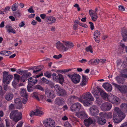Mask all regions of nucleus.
<instances>
[{
	"instance_id": "393cba45",
	"label": "nucleus",
	"mask_w": 127,
	"mask_h": 127,
	"mask_svg": "<svg viewBox=\"0 0 127 127\" xmlns=\"http://www.w3.org/2000/svg\"><path fill=\"white\" fill-rule=\"evenodd\" d=\"M55 103L59 106L62 105L64 103V99L62 98L57 97L55 100Z\"/></svg>"
},
{
	"instance_id": "774afa93",
	"label": "nucleus",
	"mask_w": 127,
	"mask_h": 127,
	"mask_svg": "<svg viewBox=\"0 0 127 127\" xmlns=\"http://www.w3.org/2000/svg\"><path fill=\"white\" fill-rule=\"evenodd\" d=\"M7 52L5 55V56H9L12 54V53L10 51H7Z\"/></svg>"
},
{
	"instance_id": "bf43d9fd",
	"label": "nucleus",
	"mask_w": 127,
	"mask_h": 127,
	"mask_svg": "<svg viewBox=\"0 0 127 127\" xmlns=\"http://www.w3.org/2000/svg\"><path fill=\"white\" fill-rule=\"evenodd\" d=\"M106 114H104L103 112H100L99 114V115L100 116V118H104V116L106 115Z\"/></svg>"
},
{
	"instance_id": "f704fd0d",
	"label": "nucleus",
	"mask_w": 127,
	"mask_h": 127,
	"mask_svg": "<svg viewBox=\"0 0 127 127\" xmlns=\"http://www.w3.org/2000/svg\"><path fill=\"white\" fill-rule=\"evenodd\" d=\"M78 23H79V21L77 20H75L74 22L73 29L74 30H76L77 29Z\"/></svg>"
},
{
	"instance_id": "f3484780",
	"label": "nucleus",
	"mask_w": 127,
	"mask_h": 127,
	"mask_svg": "<svg viewBox=\"0 0 127 127\" xmlns=\"http://www.w3.org/2000/svg\"><path fill=\"white\" fill-rule=\"evenodd\" d=\"M14 105L17 109H21L22 106L21 100L19 98H16L14 100Z\"/></svg>"
},
{
	"instance_id": "6ab92c4d",
	"label": "nucleus",
	"mask_w": 127,
	"mask_h": 127,
	"mask_svg": "<svg viewBox=\"0 0 127 127\" xmlns=\"http://www.w3.org/2000/svg\"><path fill=\"white\" fill-rule=\"evenodd\" d=\"M46 19L48 23L50 24L54 23L56 21V19L55 17L51 16H47Z\"/></svg>"
},
{
	"instance_id": "f8f14e48",
	"label": "nucleus",
	"mask_w": 127,
	"mask_h": 127,
	"mask_svg": "<svg viewBox=\"0 0 127 127\" xmlns=\"http://www.w3.org/2000/svg\"><path fill=\"white\" fill-rule=\"evenodd\" d=\"M112 84L116 87L122 93L125 94L127 93V90L125 88L120 85L114 83H112Z\"/></svg>"
},
{
	"instance_id": "7c9ffc66",
	"label": "nucleus",
	"mask_w": 127,
	"mask_h": 127,
	"mask_svg": "<svg viewBox=\"0 0 127 127\" xmlns=\"http://www.w3.org/2000/svg\"><path fill=\"white\" fill-rule=\"evenodd\" d=\"M27 89L29 92L31 91V89L32 88V77H30L28 80V85L27 86Z\"/></svg>"
},
{
	"instance_id": "13d9d810",
	"label": "nucleus",
	"mask_w": 127,
	"mask_h": 127,
	"mask_svg": "<svg viewBox=\"0 0 127 127\" xmlns=\"http://www.w3.org/2000/svg\"><path fill=\"white\" fill-rule=\"evenodd\" d=\"M74 7H75L77 8V10L78 11H79L80 10V8L79 7V5L77 3H76L74 5Z\"/></svg>"
},
{
	"instance_id": "2f4dec72",
	"label": "nucleus",
	"mask_w": 127,
	"mask_h": 127,
	"mask_svg": "<svg viewBox=\"0 0 127 127\" xmlns=\"http://www.w3.org/2000/svg\"><path fill=\"white\" fill-rule=\"evenodd\" d=\"M6 28L7 31L8 32H12L13 33H15V31L12 27L8 25H7L6 26Z\"/></svg>"
},
{
	"instance_id": "4c0bfd02",
	"label": "nucleus",
	"mask_w": 127,
	"mask_h": 127,
	"mask_svg": "<svg viewBox=\"0 0 127 127\" xmlns=\"http://www.w3.org/2000/svg\"><path fill=\"white\" fill-rule=\"evenodd\" d=\"M18 3H15L13 5L11 8L12 9L13 11H14L16 10L17 8L18 7Z\"/></svg>"
},
{
	"instance_id": "9b49d317",
	"label": "nucleus",
	"mask_w": 127,
	"mask_h": 127,
	"mask_svg": "<svg viewBox=\"0 0 127 127\" xmlns=\"http://www.w3.org/2000/svg\"><path fill=\"white\" fill-rule=\"evenodd\" d=\"M89 110L91 115L93 116H97L99 112L98 107L96 105L92 106L90 108Z\"/></svg>"
},
{
	"instance_id": "0eeeda50",
	"label": "nucleus",
	"mask_w": 127,
	"mask_h": 127,
	"mask_svg": "<svg viewBox=\"0 0 127 127\" xmlns=\"http://www.w3.org/2000/svg\"><path fill=\"white\" fill-rule=\"evenodd\" d=\"M52 78L54 81L57 82L59 80L60 83L62 84L64 81V77L62 75L59 74H56L55 73H53L52 75Z\"/></svg>"
},
{
	"instance_id": "1a4fd4ad",
	"label": "nucleus",
	"mask_w": 127,
	"mask_h": 127,
	"mask_svg": "<svg viewBox=\"0 0 127 127\" xmlns=\"http://www.w3.org/2000/svg\"><path fill=\"white\" fill-rule=\"evenodd\" d=\"M20 95L21 97H23L22 102L25 104L28 100V95L26 92V90L24 88L21 89L20 91Z\"/></svg>"
},
{
	"instance_id": "b1692460",
	"label": "nucleus",
	"mask_w": 127,
	"mask_h": 127,
	"mask_svg": "<svg viewBox=\"0 0 127 127\" xmlns=\"http://www.w3.org/2000/svg\"><path fill=\"white\" fill-rule=\"evenodd\" d=\"M96 118L97 123L99 125H104L106 123V120L104 118H100L98 116H97Z\"/></svg>"
},
{
	"instance_id": "0e129e2a",
	"label": "nucleus",
	"mask_w": 127,
	"mask_h": 127,
	"mask_svg": "<svg viewBox=\"0 0 127 127\" xmlns=\"http://www.w3.org/2000/svg\"><path fill=\"white\" fill-rule=\"evenodd\" d=\"M120 127H127V122H125L123 123Z\"/></svg>"
},
{
	"instance_id": "39448f33",
	"label": "nucleus",
	"mask_w": 127,
	"mask_h": 127,
	"mask_svg": "<svg viewBox=\"0 0 127 127\" xmlns=\"http://www.w3.org/2000/svg\"><path fill=\"white\" fill-rule=\"evenodd\" d=\"M67 76L70 78L72 82L74 84L78 83L80 80V76L78 74H74L71 75L68 74Z\"/></svg>"
},
{
	"instance_id": "a18cd8bd",
	"label": "nucleus",
	"mask_w": 127,
	"mask_h": 127,
	"mask_svg": "<svg viewBox=\"0 0 127 127\" xmlns=\"http://www.w3.org/2000/svg\"><path fill=\"white\" fill-rule=\"evenodd\" d=\"M62 57V55L60 54L58 55H55L53 56V58L56 59H59Z\"/></svg>"
},
{
	"instance_id": "bb28decb",
	"label": "nucleus",
	"mask_w": 127,
	"mask_h": 127,
	"mask_svg": "<svg viewBox=\"0 0 127 127\" xmlns=\"http://www.w3.org/2000/svg\"><path fill=\"white\" fill-rule=\"evenodd\" d=\"M102 86L105 89L108 91H111L112 90V87L111 85L108 83L103 84Z\"/></svg>"
},
{
	"instance_id": "f03ea898",
	"label": "nucleus",
	"mask_w": 127,
	"mask_h": 127,
	"mask_svg": "<svg viewBox=\"0 0 127 127\" xmlns=\"http://www.w3.org/2000/svg\"><path fill=\"white\" fill-rule=\"evenodd\" d=\"M113 116L114 121L116 123L121 122L125 117V114L118 107L115 108Z\"/></svg>"
},
{
	"instance_id": "4468645a",
	"label": "nucleus",
	"mask_w": 127,
	"mask_h": 127,
	"mask_svg": "<svg viewBox=\"0 0 127 127\" xmlns=\"http://www.w3.org/2000/svg\"><path fill=\"white\" fill-rule=\"evenodd\" d=\"M121 33L123 37V40L125 42L127 41V29L125 28L121 29Z\"/></svg>"
},
{
	"instance_id": "cd10ccee",
	"label": "nucleus",
	"mask_w": 127,
	"mask_h": 127,
	"mask_svg": "<svg viewBox=\"0 0 127 127\" xmlns=\"http://www.w3.org/2000/svg\"><path fill=\"white\" fill-rule=\"evenodd\" d=\"M36 108L34 110V111H32V115L39 116L43 115V113L42 111L38 109L37 108V106H36Z\"/></svg>"
},
{
	"instance_id": "5701e85b",
	"label": "nucleus",
	"mask_w": 127,
	"mask_h": 127,
	"mask_svg": "<svg viewBox=\"0 0 127 127\" xmlns=\"http://www.w3.org/2000/svg\"><path fill=\"white\" fill-rule=\"evenodd\" d=\"M99 91L101 96L103 99L104 100L109 99L110 96H109L104 91L101 89H99Z\"/></svg>"
},
{
	"instance_id": "7ed1b4c3",
	"label": "nucleus",
	"mask_w": 127,
	"mask_h": 127,
	"mask_svg": "<svg viewBox=\"0 0 127 127\" xmlns=\"http://www.w3.org/2000/svg\"><path fill=\"white\" fill-rule=\"evenodd\" d=\"M9 117L10 119L15 122H18L22 118V113L16 110H13L11 112Z\"/></svg>"
},
{
	"instance_id": "de8ad7c7",
	"label": "nucleus",
	"mask_w": 127,
	"mask_h": 127,
	"mask_svg": "<svg viewBox=\"0 0 127 127\" xmlns=\"http://www.w3.org/2000/svg\"><path fill=\"white\" fill-rule=\"evenodd\" d=\"M41 80L43 82L46 84H48L49 82V81L47 80L44 77L42 78Z\"/></svg>"
},
{
	"instance_id": "603ef678",
	"label": "nucleus",
	"mask_w": 127,
	"mask_h": 127,
	"mask_svg": "<svg viewBox=\"0 0 127 127\" xmlns=\"http://www.w3.org/2000/svg\"><path fill=\"white\" fill-rule=\"evenodd\" d=\"M54 88L57 92L58 91H59L60 89H61V88H60L59 87L58 85H56L55 86H54Z\"/></svg>"
},
{
	"instance_id": "58836bf2",
	"label": "nucleus",
	"mask_w": 127,
	"mask_h": 127,
	"mask_svg": "<svg viewBox=\"0 0 127 127\" xmlns=\"http://www.w3.org/2000/svg\"><path fill=\"white\" fill-rule=\"evenodd\" d=\"M44 75L47 77L50 78L52 76V74L49 71H46L44 73Z\"/></svg>"
},
{
	"instance_id": "338daca9",
	"label": "nucleus",
	"mask_w": 127,
	"mask_h": 127,
	"mask_svg": "<svg viewBox=\"0 0 127 127\" xmlns=\"http://www.w3.org/2000/svg\"><path fill=\"white\" fill-rule=\"evenodd\" d=\"M26 74H25L26 77L27 78L28 77L31 76V74L30 72H28L25 73Z\"/></svg>"
},
{
	"instance_id": "37998d69",
	"label": "nucleus",
	"mask_w": 127,
	"mask_h": 127,
	"mask_svg": "<svg viewBox=\"0 0 127 127\" xmlns=\"http://www.w3.org/2000/svg\"><path fill=\"white\" fill-rule=\"evenodd\" d=\"M17 72L18 73L21 75H22L24 74H25L26 72V71H23L20 69H18Z\"/></svg>"
},
{
	"instance_id": "2eb2a0df",
	"label": "nucleus",
	"mask_w": 127,
	"mask_h": 127,
	"mask_svg": "<svg viewBox=\"0 0 127 127\" xmlns=\"http://www.w3.org/2000/svg\"><path fill=\"white\" fill-rule=\"evenodd\" d=\"M89 13L93 21H95L97 20L98 16L96 12H94L93 10L91 9L89 10Z\"/></svg>"
},
{
	"instance_id": "680f3d73",
	"label": "nucleus",
	"mask_w": 127,
	"mask_h": 127,
	"mask_svg": "<svg viewBox=\"0 0 127 127\" xmlns=\"http://www.w3.org/2000/svg\"><path fill=\"white\" fill-rule=\"evenodd\" d=\"M89 23L90 25V28L91 30H93L94 28V26L93 23L91 22H89Z\"/></svg>"
},
{
	"instance_id": "052dcab7",
	"label": "nucleus",
	"mask_w": 127,
	"mask_h": 127,
	"mask_svg": "<svg viewBox=\"0 0 127 127\" xmlns=\"http://www.w3.org/2000/svg\"><path fill=\"white\" fill-rule=\"evenodd\" d=\"M93 94L94 96L96 98H98L99 97V95L98 94V93L94 91V92L93 93Z\"/></svg>"
},
{
	"instance_id": "a211bd4d",
	"label": "nucleus",
	"mask_w": 127,
	"mask_h": 127,
	"mask_svg": "<svg viewBox=\"0 0 127 127\" xmlns=\"http://www.w3.org/2000/svg\"><path fill=\"white\" fill-rule=\"evenodd\" d=\"M76 115L78 118L81 119H86L87 118V115L84 111H82L79 112H77Z\"/></svg>"
},
{
	"instance_id": "c85d7f7f",
	"label": "nucleus",
	"mask_w": 127,
	"mask_h": 127,
	"mask_svg": "<svg viewBox=\"0 0 127 127\" xmlns=\"http://www.w3.org/2000/svg\"><path fill=\"white\" fill-rule=\"evenodd\" d=\"M14 95L12 93H7L5 95V97L6 100L8 101L11 100L13 98Z\"/></svg>"
},
{
	"instance_id": "4be33fe9",
	"label": "nucleus",
	"mask_w": 127,
	"mask_h": 127,
	"mask_svg": "<svg viewBox=\"0 0 127 127\" xmlns=\"http://www.w3.org/2000/svg\"><path fill=\"white\" fill-rule=\"evenodd\" d=\"M100 32L98 30H96L94 32V38L96 42L98 43L99 42V37L100 36Z\"/></svg>"
},
{
	"instance_id": "e433bc0d",
	"label": "nucleus",
	"mask_w": 127,
	"mask_h": 127,
	"mask_svg": "<svg viewBox=\"0 0 127 127\" xmlns=\"http://www.w3.org/2000/svg\"><path fill=\"white\" fill-rule=\"evenodd\" d=\"M124 63L123 62H122L121 61H119L117 64V66L118 69H120L122 68V66H123Z\"/></svg>"
},
{
	"instance_id": "412c9836",
	"label": "nucleus",
	"mask_w": 127,
	"mask_h": 127,
	"mask_svg": "<svg viewBox=\"0 0 127 127\" xmlns=\"http://www.w3.org/2000/svg\"><path fill=\"white\" fill-rule=\"evenodd\" d=\"M83 98L84 99H89L92 101H94V99L91 94L89 92L84 93L83 95Z\"/></svg>"
},
{
	"instance_id": "49530a36",
	"label": "nucleus",
	"mask_w": 127,
	"mask_h": 127,
	"mask_svg": "<svg viewBox=\"0 0 127 127\" xmlns=\"http://www.w3.org/2000/svg\"><path fill=\"white\" fill-rule=\"evenodd\" d=\"M9 109L10 110H12L15 109V107L14 105L11 104L9 106Z\"/></svg>"
},
{
	"instance_id": "ddd939ff",
	"label": "nucleus",
	"mask_w": 127,
	"mask_h": 127,
	"mask_svg": "<svg viewBox=\"0 0 127 127\" xmlns=\"http://www.w3.org/2000/svg\"><path fill=\"white\" fill-rule=\"evenodd\" d=\"M109 100L112 103L116 104H118L120 102V100L119 98L113 95L110 97Z\"/></svg>"
},
{
	"instance_id": "f257e3e1",
	"label": "nucleus",
	"mask_w": 127,
	"mask_h": 127,
	"mask_svg": "<svg viewBox=\"0 0 127 127\" xmlns=\"http://www.w3.org/2000/svg\"><path fill=\"white\" fill-rule=\"evenodd\" d=\"M63 43L60 41H57L55 43V47L59 50L63 52L67 51L69 49L73 48L74 45L73 43L70 41H63Z\"/></svg>"
},
{
	"instance_id": "e2e57ef3",
	"label": "nucleus",
	"mask_w": 127,
	"mask_h": 127,
	"mask_svg": "<svg viewBox=\"0 0 127 127\" xmlns=\"http://www.w3.org/2000/svg\"><path fill=\"white\" fill-rule=\"evenodd\" d=\"M40 17L41 19H44L45 18L46 19L47 16H46V14H40Z\"/></svg>"
},
{
	"instance_id": "3c124183",
	"label": "nucleus",
	"mask_w": 127,
	"mask_h": 127,
	"mask_svg": "<svg viewBox=\"0 0 127 127\" xmlns=\"http://www.w3.org/2000/svg\"><path fill=\"white\" fill-rule=\"evenodd\" d=\"M48 84H49V86L52 88H53L54 86V83L51 81H49Z\"/></svg>"
},
{
	"instance_id": "5fc2aeb1",
	"label": "nucleus",
	"mask_w": 127,
	"mask_h": 127,
	"mask_svg": "<svg viewBox=\"0 0 127 127\" xmlns=\"http://www.w3.org/2000/svg\"><path fill=\"white\" fill-rule=\"evenodd\" d=\"M99 62V60L98 59H95L93 61V64L96 65L98 64Z\"/></svg>"
},
{
	"instance_id": "423d86ee",
	"label": "nucleus",
	"mask_w": 127,
	"mask_h": 127,
	"mask_svg": "<svg viewBox=\"0 0 127 127\" xmlns=\"http://www.w3.org/2000/svg\"><path fill=\"white\" fill-rule=\"evenodd\" d=\"M43 124L46 127H55V123L54 121L52 119H46L43 121Z\"/></svg>"
},
{
	"instance_id": "473e14b6",
	"label": "nucleus",
	"mask_w": 127,
	"mask_h": 127,
	"mask_svg": "<svg viewBox=\"0 0 127 127\" xmlns=\"http://www.w3.org/2000/svg\"><path fill=\"white\" fill-rule=\"evenodd\" d=\"M48 96V97L52 98H54L55 96V93L53 90L50 91Z\"/></svg>"
},
{
	"instance_id": "a878e982",
	"label": "nucleus",
	"mask_w": 127,
	"mask_h": 127,
	"mask_svg": "<svg viewBox=\"0 0 127 127\" xmlns=\"http://www.w3.org/2000/svg\"><path fill=\"white\" fill-rule=\"evenodd\" d=\"M88 81L87 76L85 75H83L80 84V86L81 87H83L86 85Z\"/></svg>"
},
{
	"instance_id": "a19ab883",
	"label": "nucleus",
	"mask_w": 127,
	"mask_h": 127,
	"mask_svg": "<svg viewBox=\"0 0 127 127\" xmlns=\"http://www.w3.org/2000/svg\"><path fill=\"white\" fill-rule=\"evenodd\" d=\"M96 102L98 104H100L102 102L101 98H99V97L96 98Z\"/></svg>"
},
{
	"instance_id": "09e8293b",
	"label": "nucleus",
	"mask_w": 127,
	"mask_h": 127,
	"mask_svg": "<svg viewBox=\"0 0 127 127\" xmlns=\"http://www.w3.org/2000/svg\"><path fill=\"white\" fill-rule=\"evenodd\" d=\"M27 77H26L25 74H23L21 77L22 81L23 82H25L27 80Z\"/></svg>"
},
{
	"instance_id": "8fccbe9b",
	"label": "nucleus",
	"mask_w": 127,
	"mask_h": 127,
	"mask_svg": "<svg viewBox=\"0 0 127 127\" xmlns=\"http://www.w3.org/2000/svg\"><path fill=\"white\" fill-rule=\"evenodd\" d=\"M118 7L119 8V10L122 11H124L125 10V9L124 7L122 5H119Z\"/></svg>"
},
{
	"instance_id": "6e6552de",
	"label": "nucleus",
	"mask_w": 127,
	"mask_h": 127,
	"mask_svg": "<svg viewBox=\"0 0 127 127\" xmlns=\"http://www.w3.org/2000/svg\"><path fill=\"white\" fill-rule=\"evenodd\" d=\"M112 107V105L110 103L106 102L102 103L100 106L101 109L103 111H109Z\"/></svg>"
},
{
	"instance_id": "c9c22d12",
	"label": "nucleus",
	"mask_w": 127,
	"mask_h": 127,
	"mask_svg": "<svg viewBox=\"0 0 127 127\" xmlns=\"http://www.w3.org/2000/svg\"><path fill=\"white\" fill-rule=\"evenodd\" d=\"M33 88L40 90L43 91H44V89L43 88V87H42L40 85H36L34 87H33Z\"/></svg>"
},
{
	"instance_id": "dca6fc26",
	"label": "nucleus",
	"mask_w": 127,
	"mask_h": 127,
	"mask_svg": "<svg viewBox=\"0 0 127 127\" xmlns=\"http://www.w3.org/2000/svg\"><path fill=\"white\" fill-rule=\"evenodd\" d=\"M81 107V104L79 103H76L72 105L70 107V109L72 111H78Z\"/></svg>"
},
{
	"instance_id": "6e6d98bb",
	"label": "nucleus",
	"mask_w": 127,
	"mask_h": 127,
	"mask_svg": "<svg viewBox=\"0 0 127 127\" xmlns=\"http://www.w3.org/2000/svg\"><path fill=\"white\" fill-rule=\"evenodd\" d=\"M14 15L16 17H19L20 16V13L18 11L14 13Z\"/></svg>"
},
{
	"instance_id": "c756f323",
	"label": "nucleus",
	"mask_w": 127,
	"mask_h": 127,
	"mask_svg": "<svg viewBox=\"0 0 127 127\" xmlns=\"http://www.w3.org/2000/svg\"><path fill=\"white\" fill-rule=\"evenodd\" d=\"M58 95L61 96H64L67 95L66 92L64 89L61 88L57 92Z\"/></svg>"
},
{
	"instance_id": "69168bd1",
	"label": "nucleus",
	"mask_w": 127,
	"mask_h": 127,
	"mask_svg": "<svg viewBox=\"0 0 127 127\" xmlns=\"http://www.w3.org/2000/svg\"><path fill=\"white\" fill-rule=\"evenodd\" d=\"M41 70V69H37V70H33V73L35 74H37L38 72L40 71Z\"/></svg>"
},
{
	"instance_id": "20e7f679",
	"label": "nucleus",
	"mask_w": 127,
	"mask_h": 127,
	"mask_svg": "<svg viewBox=\"0 0 127 127\" xmlns=\"http://www.w3.org/2000/svg\"><path fill=\"white\" fill-rule=\"evenodd\" d=\"M3 82H6V83L8 84L12 79L13 78V77L11 75H8V72L5 71L3 73Z\"/></svg>"
},
{
	"instance_id": "72a5a7b5",
	"label": "nucleus",
	"mask_w": 127,
	"mask_h": 127,
	"mask_svg": "<svg viewBox=\"0 0 127 127\" xmlns=\"http://www.w3.org/2000/svg\"><path fill=\"white\" fill-rule=\"evenodd\" d=\"M39 94L37 93L34 92L32 94V97L36 100L39 101L40 99L38 97Z\"/></svg>"
},
{
	"instance_id": "864d4df0",
	"label": "nucleus",
	"mask_w": 127,
	"mask_h": 127,
	"mask_svg": "<svg viewBox=\"0 0 127 127\" xmlns=\"http://www.w3.org/2000/svg\"><path fill=\"white\" fill-rule=\"evenodd\" d=\"M64 125L66 127H71V125L68 122H65Z\"/></svg>"
},
{
	"instance_id": "c03bdc74",
	"label": "nucleus",
	"mask_w": 127,
	"mask_h": 127,
	"mask_svg": "<svg viewBox=\"0 0 127 127\" xmlns=\"http://www.w3.org/2000/svg\"><path fill=\"white\" fill-rule=\"evenodd\" d=\"M91 102L89 100H84L83 104L85 106H89L91 105Z\"/></svg>"
},
{
	"instance_id": "9d476101",
	"label": "nucleus",
	"mask_w": 127,
	"mask_h": 127,
	"mask_svg": "<svg viewBox=\"0 0 127 127\" xmlns=\"http://www.w3.org/2000/svg\"><path fill=\"white\" fill-rule=\"evenodd\" d=\"M124 78H127V74H122L121 76H117L115 77L117 83L119 84H123L124 83L125 80Z\"/></svg>"
},
{
	"instance_id": "4d7b16f0",
	"label": "nucleus",
	"mask_w": 127,
	"mask_h": 127,
	"mask_svg": "<svg viewBox=\"0 0 127 127\" xmlns=\"http://www.w3.org/2000/svg\"><path fill=\"white\" fill-rule=\"evenodd\" d=\"M32 83H33L34 84L36 83L37 82V80L36 77H32Z\"/></svg>"
},
{
	"instance_id": "aec40b11",
	"label": "nucleus",
	"mask_w": 127,
	"mask_h": 127,
	"mask_svg": "<svg viewBox=\"0 0 127 127\" xmlns=\"http://www.w3.org/2000/svg\"><path fill=\"white\" fill-rule=\"evenodd\" d=\"M95 120L93 118H89L84 121V123L87 127H89L95 122Z\"/></svg>"
},
{
	"instance_id": "ea45409f",
	"label": "nucleus",
	"mask_w": 127,
	"mask_h": 127,
	"mask_svg": "<svg viewBox=\"0 0 127 127\" xmlns=\"http://www.w3.org/2000/svg\"><path fill=\"white\" fill-rule=\"evenodd\" d=\"M14 79L16 80L18 82H19L20 79V76L17 74H14Z\"/></svg>"
},
{
	"instance_id": "79ce46f5",
	"label": "nucleus",
	"mask_w": 127,
	"mask_h": 127,
	"mask_svg": "<svg viewBox=\"0 0 127 127\" xmlns=\"http://www.w3.org/2000/svg\"><path fill=\"white\" fill-rule=\"evenodd\" d=\"M86 50L88 52L90 51L91 53H92L93 52L92 49V46L91 45H90L89 46L87 47L86 48Z\"/></svg>"
}]
</instances>
